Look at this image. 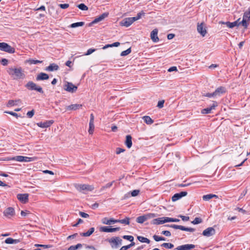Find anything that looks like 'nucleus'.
Returning a JSON list of instances; mask_svg holds the SVG:
<instances>
[{
  "mask_svg": "<svg viewBox=\"0 0 250 250\" xmlns=\"http://www.w3.org/2000/svg\"><path fill=\"white\" fill-rule=\"evenodd\" d=\"M161 246L167 249H172L174 247L172 244L168 243H164L161 245Z\"/></svg>",
  "mask_w": 250,
  "mask_h": 250,
  "instance_id": "ea45409f",
  "label": "nucleus"
},
{
  "mask_svg": "<svg viewBox=\"0 0 250 250\" xmlns=\"http://www.w3.org/2000/svg\"><path fill=\"white\" fill-rule=\"evenodd\" d=\"M94 228H91L87 232L81 234L83 236L87 237L91 235L94 231Z\"/></svg>",
  "mask_w": 250,
  "mask_h": 250,
  "instance_id": "2f4dec72",
  "label": "nucleus"
},
{
  "mask_svg": "<svg viewBox=\"0 0 250 250\" xmlns=\"http://www.w3.org/2000/svg\"><path fill=\"white\" fill-rule=\"evenodd\" d=\"M124 151H125V149H124L118 147V148H117L116 149V152L117 154H119L123 152Z\"/></svg>",
  "mask_w": 250,
  "mask_h": 250,
  "instance_id": "69168bd1",
  "label": "nucleus"
},
{
  "mask_svg": "<svg viewBox=\"0 0 250 250\" xmlns=\"http://www.w3.org/2000/svg\"><path fill=\"white\" fill-rule=\"evenodd\" d=\"M153 239L157 242L160 241H165L166 238L163 237H160L156 235H154L153 236Z\"/></svg>",
  "mask_w": 250,
  "mask_h": 250,
  "instance_id": "79ce46f5",
  "label": "nucleus"
},
{
  "mask_svg": "<svg viewBox=\"0 0 250 250\" xmlns=\"http://www.w3.org/2000/svg\"><path fill=\"white\" fill-rule=\"evenodd\" d=\"M25 86L29 90H36L41 93H42L43 92L42 89L41 87L37 85L35 83L31 81L28 82L25 85Z\"/></svg>",
  "mask_w": 250,
  "mask_h": 250,
  "instance_id": "20e7f679",
  "label": "nucleus"
},
{
  "mask_svg": "<svg viewBox=\"0 0 250 250\" xmlns=\"http://www.w3.org/2000/svg\"><path fill=\"white\" fill-rule=\"evenodd\" d=\"M1 63L3 65L5 66L8 64V60L6 59H2L1 61Z\"/></svg>",
  "mask_w": 250,
  "mask_h": 250,
  "instance_id": "338daca9",
  "label": "nucleus"
},
{
  "mask_svg": "<svg viewBox=\"0 0 250 250\" xmlns=\"http://www.w3.org/2000/svg\"><path fill=\"white\" fill-rule=\"evenodd\" d=\"M59 66L56 63H51L48 67H46L45 70L47 71H56L59 69Z\"/></svg>",
  "mask_w": 250,
  "mask_h": 250,
  "instance_id": "b1692460",
  "label": "nucleus"
},
{
  "mask_svg": "<svg viewBox=\"0 0 250 250\" xmlns=\"http://www.w3.org/2000/svg\"><path fill=\"white\" fill-rule=\"evenodd\" d=\"M158 31L157 29L153 30L150 33V37L152 41L154 42H157L159 41V39L158 37Z\"/></svg>",
  "mask_w": 250,
  "mask_h": 250,
  "instance_id": "aec40b11",
  "label": "nucleus"
},
{
  "mask_svg": "<svg viewBox=\"0 0 250 250\" xmlns=\"http://www.w3.org/2000/svg\"><path fill=\"white\" fill-rule=\"evenodd\" d=\"M217 106V103L216 102L214 101L212 105L209 107L204 108L201 110V113L203 114H206L211 113L212 110L215 109V107Z\"/></svg>",
  "mask_w": 250,
  "mask_h": 250,
  "instance_id": "4468645a",
  "label": "nucleus"
},
{
  "mask_svg": "<svg viewBox=\"0 0 250 250\" xmlns=\"http://www.w3.org/2000/svg\"><path fill=\"white\" fill-rule=\"evenodd\" d=\"M118 220H115L114 219H108L107 218H104L102 222L105 225H110L112 223H117Z\"/></svg>",
  "mask_w": 250,
  "mask_h": 250,
  "instance_id": "bb28decb",
  "label": "nucleus"
},
{
  "mask_svg": "<svg viewBox=\"0 0 250 250\" xmlns=\"http://www.w3.org/2000/svg\"><path fill=\"white\" fill-rule=\"evenodd\" d=\"M146 221V217L144 215H142V216H139L136 219L137 222L138 223H140V224H142Z\"/></svg>",
  "mask_w": 250,
  "mask_h": 250,
  "instance_id": "c9c22d12",
  "label": "nucleus"
},
{
  "mask_svg": "<svg viewBox=\"0 0 250 250\" xmlns=\"http://www.w3.org/2000/svg\"><path fill=\"white\" fill-rule=\"evenodd\" d=\"M145 15V13L142 11L141 12L138 13L136 17H133V19H134V21H136L141 18V17Z\"/></svg>",
  "mask_w": 250,
  "mask_h": 250,
  "instance_id": "e433bc0d",
  "label": "nucleus"
},
{
  "mask_svg": "<svg viewBox=\"0 0 250 250\" xmlns=\"http://www.w3.org/2000/svg\"><path fill=\"white\" fill-rule=\"evenodd\" d=\"M78 7L83 11L88 10V7L83 3H81L78 5Z\"/></svg>",
  "mask_w": 250,
  "mask_h": 250,
  "instance_id": "09e8293b",
  "label": "nucleus"
},
{
  "mask_svg": "<svg viewBox=\"0 0 250 250\" xmlns=\"http://www.w3.org/2000/svg\"><path fill=\"white\" fill-rule=\"evenodd\" d=\"M182 230L190 231V232H193V231H194L195 229L193 228H186V227H185L182 226Z\"/></svg>",
  "mask_w": 250,
  "mask_h": 250,
  "instance_id": "603ef678",
  "label": "nucleus"
},
{
  "mask_svg": "<svg viewBox=\"0 0 250 250\" xmlns=\"http://www.w3.org/2000/svg\"><path fill=\"white\" fill-rule=\"evenodd\" d=\"M195 247L193 244H185L177 247L176 249L177 250H190L194 249Z\"/></svg>",
  "mask_w": 250,
  "mask_h": 250,
  "instance_id": "f3484780",
  "label": "nucleus"
},
{
  "mask_svg": "<svg viewBox=\"0 0 250 250\" xmlns=\"http://www.w3.org/2000/svg\"><path fill=\"white\" fill-rule=\"evenodd\" d=\"M125 144L128 148H130L132 146V137L130 135H128L126 136Z\"/></svg>",
  "mask_w": 250,
  "mask_h": 250,
  "instance_id": "c85d7f7f",
  "label": "nucleus"
},
{
  "mask_svg": "<svg viewBox=\"0 0 250 250\" xmlns=\"http://www.w3.org/2000/svg\"><path fill=\"white\" fill-rule=\"evenodd\" d=\"M95 51V49L90 48V49H88L86 53L85 54V55H89Z\"/></svg>",
  "mask_w": 250,
  "mask_h": 250,
  "instance_id": "13d9d810",
  "label": "nucleus"
},
{
  "mask_svg": "<svg viewBox=\"0 0 250 250\" xmlns=\"http://www.w3.org/2000/svg\"><path fill=\"white\" fill-rule=\"evenodd\" d=\"M131 51V48H129L127 49H126V50H125V51L122 52L121 53V56H126V55H128L129 53H130Z\"/></svg>",
  "mask_w": 250,
  "mask_h": 250,
  "instance_id": "49530a36",
  "label": "nucleus"
},
{
  "mask_svg": "<svg viewBox=\"0 0 250 250\" xmlns=\"http://www.w3.org/2000/svg\"><path fill=\"white\" fill-rule=\"evenodd\" d=\"M250 7L245 12L243 17V20L241 21V24L245 28H247L250 24Z\"/></svg>",
  "mask_w": 250,
  "mask_h": 250,
  "instance_id": "f03ea898",
  "label": "nucleus"
},
{
  "mask_svg": "<svg viewBox=\"0 0 250 250\" xmlns=\"http://www.w3.org/2000/svg\"><path fill=\"white\" fill-rule=\"evenodd\" d=\"M177 68L176 66L171 67L168 69V71L170 72L172 71H177Z\"/></svg>",
  "mask_w": 250,
  "mask_h": 250,
  "instance_id": "774afa93",
  "label": "nucleus"
},
{
  "mask_svg": "<svg viewBox=\"0 0 250 250\" xmlns=\"http://www.w3.org/2000/svg\"><path fill=\"white\" fill-rule=\"evenodd\" d=\"M49 76L48 74L42 72L38 75L37 77H36V80L37 81L45 80H47Z\"/></svg>",
  "mask_w": 250,
  "mask_h": 250,
  "instance_id": "a878e982",
  "label": "nucleus"
},
{
  "mask_svg": "<svg viewBox=\"0 0 250 250\" xmlns=\"http://www.w3.org/2000/svg\"><path fill=\"white\" fill-rule=\"evenodd\" d=\"M9 160L16 161L20 162H29L34 161L35 160V158L23 156H17L15 157H11L9 158Z\"/></svg>",
  "mask_w": 250,
  "mask_h": 250,
  "instance_id": "7ed1b4c3",
  "label": "nucleus"
},
{
  "mask_svg": "<svg viewBox=\"0 0 250 250\" xmlns=\"http://www.w3.org/2000/svg\"><path fill=\"white\" fill-rule=\"evenodd\" d=\"M84 23L83 22H78L73 23L71 24L70 27L72 28H76L78 26H82L84 25Z\"/></svg>",
  "mask_w": 250,
  "mask_h": 250,
  "instance_id": "58836bf2",
  "label": "nucleus"
},
{
  "mask_svg": "<svg viewBox=\"0 0 250 250\" xmlns=\"http://www.w3.org/2000/svg\"><path fill=\"white\" fill-rule=\"evenodd\" d=\"M170 227L172 228L175 229H179L180 230H182V226L180 225H171Z\"/></svg>",
  "mask_w": 250,
  "mask_h": 250,
  "instance_id": "5fc2aeb1",
  "label": "nucleus"
},
{
  "mask_svg": "<svg viewBox=\"0 0 250 250\" xmlns=\"http://www.w3.org/2000/svg\"><path fill=\"white\" fill-rule=\"evenodd\" d=\"M135 245L134 242H131L129 245L123 246L119 250H127V249L130 248L131 247Z\"/></svg>",
  "mask_w": 250,
  "mask_h": 250,
  "instance_id": "a19ab883",
  "label": "nucleus"
},
{
  "mask_svg": "<svg viewBox=\"0 0 250 250\" xmlns=\"http://www.w3.org/2000/svg\"><path fill=\"white\" fill-rule=\"evenodd\" d=\"M139 192H140L139 190L135 189V190H134L132 191H131V194L132 196L135 197V196H137L139 194Z\"/></svg>",
  "mask_w": 250,
  "mask_h": 250,
  "instance_id": "864d4df0",
  "label": "nucleus"
},
{
  "mask_svg": "<svg viewBox=\"0 0 250 250\" xmlns=\"http://www.w3.org/2000/svg\"><path fill=\"white\" fill-rule=\"evenodd\" d=\"M3 214L7 218H10L15 215V210L14 208L9 207L3 211Z\"/></svg>",
  "mask_w": 250,
  "mask_h": 250,
  "instance_id": "f8f14e48",
  "label": "nucleus"
},
{
  "mask_svg": "<svg viewBox=\"0 0 250 250\" xmlns=\"http://www.w3.org/2000/svg\"><path fill=\"white\" fill-rule=\"evenodd\" d=\"M197 31L203 37H204L207 31L205 27L203 26V23L198 24L197 25Z\"/></svg>",
  "mask_w": 250,
  "mask_h": 250,
  "instance_id": "5701e85b",
  "label": "nucleus"
},
{
  "mask_svg": "<svg viewBox=\"0 0 250 250\" xmlns=\"http://www.w3.org/2000/svg\"><path fill=\"white\" fill-rule=\"evenodd\" d=\"M214 197L217 198H218V196L215 194H208L203 195L202 197L203 200L206 201H208Z\"/></svg>",
  "mask_w": 250,
  "mask_h": 250,
  "instance_id": "cd10ccee",
  "label": "nucleus"
},
{
  "mask_svg": "<svg viewBox=\"0 0 250 250\" xmlns=\"http://www.w3.org/2000/svg\"><path fill=\"white\" fill-rule=\"evenodd\" d=\"M143 119H144V122L148 125H151L153 123V121L152 119L147 116H144Z\"/></svg>",
  "mask_w": 250,
  "mask_h": 250,
  "instance_id": "473e14b6",
  "label": "nucleus"
},
{
  "mask_svg": "<svg viewBox=\"0 0 250 250\" xmlns=\"http://www.w3.org/2000/svg\"><path fill=\"white\" fill-rule=\"evenodd\" d=\"M164 100L159 101L157 106L160 108H162L164 106Z\"/></svg>",
  "mask_w": 250,
  "mask_h": 250,
  "instance_id": "680f3d73",
  "label": "nucleus"
},
{
  "mask_svg": "<svg viewBox=\"0 0 250 250\" xmlns=\"http://www.w3.org/2000/svg\"><path fill=\"white\" fill-rule=\"evenodd\" d=\"M80 215H81V217L83 218H87L89 217V215L88 214L84 213L83 212L80 211Z\"/></svg>",
  "mask_w": 250,
  "mask_h": 250,
  "instance_id": "0e129e2a",
  "label": "nucleus"
},
{
  "mask_svg": "<svg viewBox=\"0 0 250 250\" xmlns=\"http://www.w3.org/2000/svg\"><path fill=\"white\" fill-rule=\"evenodd\" d=\"M21 214L22 217H26L29 214H30V212L29 211L25 210H21Z\"/></svg>",
  "mask_w": 250,
  "mask_h": 250,
  "instance_id": "a18cd8bd",
  "label": "nucleus"
},
{
  "mask_svg": "<svg viewBox=\"0 0 250 250\" xmlns=\"http://www.w3.org/2000/svg\"><path fill=\"white\" fill-rule=\"evenodd\" d=\"M82 247V245L81 244H78L75 246H70L67 250H77L78 249L81 248Z\"/></svg>",
  "mask_w": 250,
  "mask_h": 250,
  "instance_id": "4c0bfd02",
  "label": "nucleus"
},
{
  "mask_svg": "<svg viewBox=\"0 0 250 250\" xmlns=\"http://www.w3.org/2000/svg\"><path fill=\"white\" fill-rule=\"evenodd\" d=\"M123 238L131 242H134V237L132 236L131 235H124L123 236Z\"/></svg>",
  "mask_w": 250,
  "mask_h": 250,
  "instance_id": "3c124183",
  "label": "nucleus"
},
{
  "mask_svg": "<svg viewBox=\"0 0 250 250\" xmlns=\"http://www.w3.org/2000/svg\"><path fill=\"white\" fill-rule=\"evenodd\" d=\"M215 234V230L212 227H209L205 229L202 233V234L206 237H210Z\"/></svg>",
  "mask_w": 250,
  "mask_h": 250,
  "instance_id": "9b49d317",
  "label": "nucleus"
},
{
  "mask_svg": "<svg viewBox=\"0 0 250 250\" xmlns=\"http://www.w3.org/2000/svg\"><path fill=\"white\" fill-rule=\"evenodd\" d=\"M34 114V110H32L30 111H28L27 113V116H28V117H29L30 118H32Z\"/></svg>",
  "mask_w": 250,
  "mask_h": 250,
  "instance_id": "052dcab7",
  "label": "nucleus"
},
{
  "mask_svg": "<svg viewBox=\"0 0 250 250\" xmlns=\"http://www.w3.org/2000/svg\"><path fill=\"white\" fill-rule=\"evenodd\" d=\"M18 199L22 203H26L28 201L29 195L27 193L17 194Z\"/></svg>",
  "mask_w": 250,
  "mask_h": 250,
  "instance_id": "2eb2a0df",
  "label": "nucleus"
},
{
  "mask_svg": "<svg viewBox=\"0 0 250 250\" xmlns=\"http://www.w3.org/2000/svg\"><path fill=\"white\" fill-rule=\"evenodd\" d=\"M27 62L29 64H37V63H42V61H39V60H35L33 59H30L27 61Z\"/></svg>",
  "mask_w": 250,
  "mask_h": 250,
  "instance_id": "de8ad7c7",
  "label": "nucleus"
},
{
  "mask_svg": "<svg viewBox=\"0 0 250 250\" xmlns=\"http://www.w3.org/2000/svg\"><path fill=\"white\" fill-rule=\"evenodd\" d=\"M111 244L112 248L117 247L122 244V240L119 237H113L108 240Z\"/></svg>",
  "mask_w": 250,
  "mask_h": 250,
  "instance_id": "0eeeda50",
  "label": "nucleus"
},
{
  "mask_svg": "<svg viewBox=\"0 0 250 250\" xmlns=\"http://www.w3.org/2000/svg\"><path fill=\"white\" fill-rule=\"evenodd\" d=\"M89 128L88 130V132L90 134H92L93 133L94 130V123H89Z\"/></svg>",
  "mask_w": 250,
  "mask_h": 250,
  "instance_id": "37998d69",
  "label": "nucleus"
},
{
  "mask_svg": "<svg viewBox=\"0 0 250 250\" xmlns=\"http://www.w3.org/2000/svg\"><path fill=\"white\" fill-rule=\"evenodd\" d=\"M226 88L223 86H220L218 87L214 92V95L215 97L220 96L222 94L226 93Z\"/></svg>",
  "mask_w": 250,
  "mask_h": 250,
  "instance_id": "6ab92c4d",
  "label": "nucleus"
},
{
  "mask_svg": "<svg viewBox=\"0 0 250 250\" xmlns=\"http://www.w3.org/2000/svg\"><path fill=\"white\" fill-rule=\"evenodd\" d=\"M187 194L188 193L187 191H182L179 193H176L172 197V201L173 202H175L181 199L182 197L186 196Z\"/></svg>",
  "mask_w": 250,
  "mask_h": 250,
  "instance_id": "dca6fc26",
  "label": "nucleus"
},
{
  "mask_svg": "<svg viewBox=\"0 0 250 250\" xmlns=\"http://www.w3.org/2000/svg\"><path fill=\"white\" fill-rule=\"evenodd\" d=\"M53 123V121L49 120L44 122L38 123H37V125L42 128H46L49 127Z\"/></svg>",
  "mask_w": 250,
  "mask_h": 250,
  "instance_id": "4be33fe9",
  "label": "nucleus"
},
{
  "mask_svg": "<svg viewBox=\"0 0 250 250\" xmlns=\"http://www.w3.org/2000/svg\"><path fill=\"white\" fill-rule=\"evenodd\" d=\"M21 103V100H16L15 101L14 100H9L8 102L7 106H12L15 105H18L19 103Z\"/></svg>",
  "mask_w": 250,
  "mask_h": 250,
  "instance_id": "c756f323",
  "label": "nucleus"
},
{
  "mask_svg": "<svg viewBox=\"0 0 250 250\" xmlns=\"http://www.w3.org/2000/svg\"><path fill=\"white\" fill-rule=\"evenodd\" d=\"M108 16V14L106 13H104L102 14L101 15L95 18L94 21H93L89 25H91L93 24L98 23L102 21H103L104 18L107 17Z\"/></svg>",
  "mask_w": 250,
  "mask_h": 250,
  "instance_id": "a211bd4d",
  "label": "nucleus"
},
{
  "mask_svg": "<svg viewBox=\"0 0 250 250\" xmlns=\"http://www.w3.org/2000/svg\"><path fill=\"white\" fill-rule=\"evenodd\" d=\"M168 222H178L180 220L178 219L167 217Z\"/></svg>",
  "mask_w": 250,
  "mask_h": 250,
  "instance_id": "6e6d98bb",
  "label": "nucleus"
},
{
  "mask_svg": "<svg viewBox=\"0 0 250 250\" xmlns=\"http://www.w3.org/2000/svg\"><path fill=\"white\" fill-rule=\"evenodd\" d=\"M137 239L142 243H146L147 244H149L150 243V240L148 239L143 236H139L137 237Z\"/></svg>",
  "mask_w": 250,
  "mask_h": 250,
  "instance_id": "72a5a7b5",
  "label": "nucleus"
},
{
  "mask_svg": "<svg viewBox=\"0 0 250 250\" xmlns=\"http://www.w3.org/2000/svg\"><path fill=\"white\" fill-rule=\"evenodd\" d=\"M240 19H238L237 21L230 22L229 21L227 22H223V21H220V23L226 25L228 27L230 28H232L233 27L235 26H238L240 24H241V21H239Z\"/></svg>",
  "mask_w": 250,
  "mask_h": 250,
  "instance_id": "1a4fd4ad",
  "label": "nucleus"
},
{
  "mask_svg": "<svg viewBox=\"0 0 250 250\" xmlns=\"http://www.w3.org/2000/svg\"><path fill=\"white\" fill-rule=\"evenodd\" d=\"M144 215L146 217V220L153 218L156 216V215L155 214L151 213L145 214Z\"/></svg>",
  "mask_w": 250,
  "mask_h": 250,
  "instance_id": "c03bdc74",
  "label": "nucleus"
},
{
  "mask_svg": "<svg viewBox=\"0 0 250 250\" xmlns=\"http://www.w3.org/2000/svg\"><path fill=\"white\" fill-rule=\"evenodd\" d=\"M0 50L9 53L15 52V48L5 42H0Z\"/></svg>",
  "mask_w": 250,
  "mask_h": 250,
  "instance_id": "423d86ee",
  "label": "nucleus"
},
{
  "mask_svg": "<svg viewBox=\"0 0 250 250\" xmlns=\"http://www.w3.org/2000/svg\"><path fill=\"white\" fill-rule=\"evenodd\" d=\"M167 222H168L167 217H163L153 219L151 223L153 225H160Z\"/></svg>",
  "mask_w": 250,
  "mask_h": 250,
  "instance_id": "9d476101",
  "label": "nucleus"
},
{
  "mask_svg": "<svg viewBox=\"0 0 250 250\" xmlns=\"http://www.w3.org/2000/svg\"><path fill=\"white\" fill-rule=\"evenodd\" d=\"M202 222V220L201 218L198 217H196L193 221L191 222L194 225H196L201 223Z\"/></svg>",
  "mask_w": 250,
  "mask_h": 250,
  "instance_id": "8fccbe9b",
  "label": "nucleus"
},
{
  "mask_svg": "<svg viewBox=\"0 0 250 250\" xmlns=\"http://www.w3.org/2000/svg\"><path fill=\"white\" fill-rule=\"evenodd\" d=\"M180 217L184 221H188L189 219V217L188 216H184V215H180Z\"/></svg>",
  "mask_w": 250,
  "mask_h": 250,
  "instance_id": "e2e57ef3",
  "label": "nucleus"
},
{
  "mask_svg": "<svg viewBox=\"0 0 250 250\" xmlns=\"http://www.w3.org/2000/svg\"><path fill=\"white\" fill-rule=\"evenodd\" d=\"M77 86L74 85L72 83L68 82L65 85L64 89L69 92L73 93L77 90Z\"/></svg>",
  "mask_w": 250,
  "mask_h": 250,
  "instance_id": "ddd939ff",
  "label": "nucleus"
},
{
  "mask_svg": "<svg viewBox=\"0 0 250 250\" xmlns=\"http://www.w3.org/2000/svg\"><path fill=\"white\" fill-rule=\"evenodd\" d=\"M120 229V228H108L107 227H102L100 228V230L105 232H112L118 231Z\"/></svg>",
  "mask_w": 250,
  "mask_h": 250,
  "instance_id": "412c9836",
  "label": "nucleus"
},
{
  "mask_svg": "<svg viewBox=\"0 0 250 250\" xmlns=\"http://www.w3.org/2000/svg\"><path fill=\"white\" fill-rule=\"evenodd\" d=\"M75 187L80 192L92 191L94 189V187L92 186L86 184H77Z\"/></svg>",
  "mask_w": 250,
  "mask_h": 250,
  "instance_id": "39448f33",
  "label": "nucleus"
},
{
  "mask_svg": "<svg viewBox=\"0 0 250 250\" xmlns=\"http://www.w3.org/2000/svg\"><path fill=\"white\" fill-rule=\"evenodd\" d=\"M162 234L163 235H165L166 236H171V233L168 230H164L162 232Z\"/></svg>",
  "mask_w": 250,
  "mask_h": 250,
  "instance_id": "bf43d9fd",
  "label": "nucleus"
},
{
  "mask_svg": "<svg viewBox=\"0 0 250 250\" xmlns=\"http://www.w3.org/2000/svg\"><path fill=\"white\" fill-rule=\"evenodd\" d=\"M82 106V104H73L66 107L67 110H76L80 109Z\"/></svg>",
  "mask_w": 250,
  "mask_h": 250,
  "instance_id": "393cba45",
  "label": "nucleus"
},
{
  "mask_svg": "<svg viewBox=\"0 0 250 250\" xmlns=\"http://www.w3.org/2000/svg\"><path fill=\"white\" fill-rule=\"evenodd\" d=\"M69 5L67 3L64 4H59V6L61 7L62 9H66L69 7Z\"/></svg>",
  "mask_w": 250,
  "mask_h": 250,
  "instance_id": "4d7b16f0",
  "label": "nucleus"
},
{
  "mask_svg": "<svg viewBox=\"0 0 250 250\" xmlns=\"http://www.w3.org/2000/svg\"><path fill=\"white\" fill-rule=\"evenodd\" d=\"M8 74L14 80L22 79L25 78L24 71L21 67H11L7 69Z\"/></svg>",
  "mask_w": 250,
  "mask_h": 250,
  "instance_id": "f257e3e1",
  "label": "nucleus"
},
{
  "mask_svg": "<svg viewBox=\"0 0 250 250\" xmlns=\"http://www.w3.org/2000/svg\"><path fill=\"white\" fill-rule=\"evenodd\" d=\"M129 220L130 219L128 217H126L124 219L118 220L117 223H120L125 225H129Z\"/></svg>",
  "mask_w": 250,
  "mask_h": 250,
  "instance_id": "f704fd0d",
  "label": "nucleus"
},
{
  "mask_svg": "<svg viewBox=\"0 0 250 250\" xmlns=\"http://www.w3.org/2000/svg\"><path fill=\"white\" fill-rule=\"evenodd\" d=\"M134 21V19H133V17L126 18L120 22V24L122 26L127 27L131 25Z\"/></svg>",
  "mask_w": 250,
  "mask_h": 250,
  "instance_id": "6e6552de",
  "label": "nucleus"
},
{
  "mask_svg": "<svg viewBox=\"0 0 250 250\" xmlns=\"http://www.w3.org/2000/svg\"><path fill=\"white\" fill-rule=\"evenodd\" d=\"M20 241L18 239H14L10 237L6 239L5 240V243L9 244H17Z\"/></svg>",
  "mask_w": 250,
  "mask_h": 250,
  "instance_id": "7c9ffc66",
  "label": "nucleus"
}]
</instances>
